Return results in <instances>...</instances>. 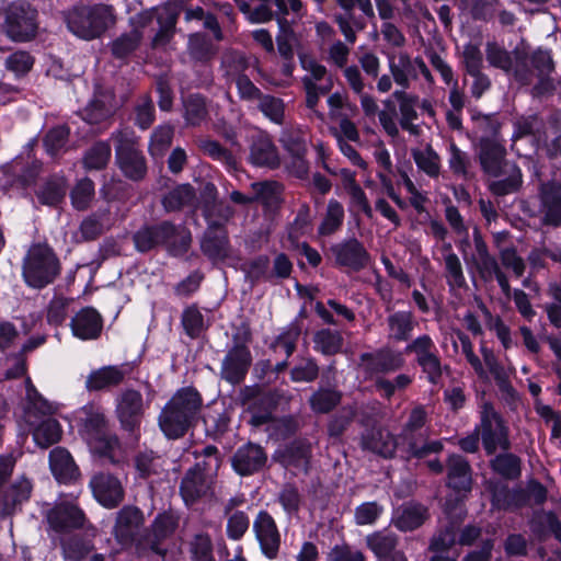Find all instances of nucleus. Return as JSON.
I'll use <instances>...</instances> for the list:
<instances>
[{
	"mask_svg": "<svg viewBox=\"0 0 561 561\" xmlns=\"http://www.w3.org/2000/svg\"><path fill=\"white\" fill-rule=\"evenodd\" d=\"M42 171L43 162L38 159L15 158L3 168V188L26 191L35 185Z\"/></svg>",
	"mask_w": 561,
	"mask_h": 561,
	"instance_id": "16",
	"label": "nucleus"
},
{
	"mask_svg": "<svg viewBox=\"0 0 561 561\" xmlns=\"http://www.w3.org/2000/svg\"><path fill=\"white\" fill-rule=\"evenodd\" d=\"M472 485L471 467L461 455L453 454L447 459V486L454 491L470 492Z\"/></svg>",
	"mask_w": 561,
	"mask_h": 561,
	"instance_id": "35",
	"label": "nucleus"
},
{
	"mask_svg": "<svg viewBox=\"0 0 561 561\" xmlns=\"http://www.w3.org/2000/svg\"><path fill=\"white\" fill-rule=\"evenodd\" d=\"M181 12H184V20L186 22L203 21L204 27L213 33L215 39L221 41L224 38L222 30L215 13L206 12L199 5L187 8L178 0V16Z\"/></svg>",
	"mask_w": 561,
	"mask_h": 561,
	"instance_id": "43",
	"label": "nucleus"
},
{
	"mask_svg": "<svg viewBox=\"0 0 561 561\" xmlns=\"http://www.w3.org/2000/svg\"><path fill=\"white\" fill-rule=\"evenodd\" d=\"M187 50L194 61L207 62L214 56L210 39L203 33H193L188 36Z\"/></svg>",
	"mask_w": 561,
	"mask_h": 561,
	"instance_id": "58",
	"label": "nucleus"
},
{
	"mask_svg": "<svg viewBox=\"0 0 561 561\" xmlns=\"http://www.w3.org/2000/svg\"><path fill=\"white\" fill-rule=\"evenodd\" d=\"M94 182L90 178L79 180L70 191L71 205L77 210H87L94 198Z\"/></svg>",
	"mask_w": 561,
	"mask_h": 561,
	"instance_id": "56",
	"label": "nucleus"
},
{
	"mask_svg": "<svg viewBox=\"0 0 561 561\" xmlns=\"http://www.w3.org/2000/svg\"><path fill=\"white\" fill-rule=\"evenodd\" d=\"M133 370L129 363L108 365L93 369L85 379V389L89 392L110 391L118 387Z\"/></svg>",
	"mask_w": 561,
	"mask_h": 561,
	"instance_id": "27",
	"label": "nucleus"
},
{
	"mask_svg": "<svg viewBox=\"0 0 561 561\" xmlns=\"http://www.w3.org/2000/svg\"><path fill=\"white\" fill-rule=\"evenodd\" d=\"M248 162L255 168L276 170L280 165L278 149L273 138L264 130L250 137Z\"/></svg>",
	"mask_w": 561,
	"mask_h": 561,
	"instance_id": "22",
	"label": "nucleus"
},
{
	"mask_svg": "<svg viewBox=\"0 0 561 561\" xmlns=\"http://www.w3.org/2000/svg\"><path fill=\"white\" fill-rule=\"evenodd\" d=\"M188 551L192 561H216L211 538L206 533L194 535Z\"/></svg>",
	"mask_w": 561,
	"mask_h": 561,
	"instance_id": "63",
	"label": "nucleus"
},
{
	"mask_svg": "<svg viewBox=\"0 0 561 561\" xmlns=\"http://www.w3.org/2000/svg\"><path fill=\"white\" fill-rule=\"evenodd\" d=\"M89 485L94 499L105 508H116L125 499L122 481L114 473L96 472L92 476Z\"/></svg>",
	"mask_w": 561,
	"mask_h": 561,
	"instance_id": "19",
	"label": "nucleus"
},
{
	"mask_svg": "<svg viewBox=\"0 0 561 561\" xmlns=\"http://www.w3.org/2000/svg\"><path fill=\"white\" fill-rule=\"evenodd\" d=\"M253 531L263 556L268 560H275L280 548V533L274 517L267 511L262 510L257 513L253 522Z\"/></svg>",
	"mask_w": 561,
	"mask_h": 561,
	"instance_id": "23",
	"label": "nucleus"
},
{
	"mask_svg": "<svg viewBox=\"0 0 561 561\" xmlns=\"http://www.w3.org/2000/svg\"><path fill=\"white\" fill-rule=\"evenodd\" d=\"M61 263L54 249L45 242L33 243L22 263L25 284L34 289H43L60 275Z\"/></svg>",
	"mask_w": 561,
	"mask_h": 561,
	"instance_id": "6",
	"label": "nucleus"
},
{
	"mask_svg": "<svg viewBox=\"0 0 561 561\" xmlns=\"http://www.w3.org/2000/svg\"><path fill=\"white\" fill-rule=\"evenodd\" d=\"M230 462L232 470L238 476L250 477L264 469L267 462V454L260 444L249 440L236 449Z\"/></svg>",
	"mask_w": 561,
	"mask_h": 561,
	"instance_id": "21",
	"label": "nucleus"
},
{
	"mask_svg": "<svg viewBox=\"0 0 561 561\" xmlns=\"http://www.w3.org/2000/svg\"><path fill=\"white\" fill-rule=\"evenodd\" d=\"M343 342L341 333L331 329H321L313 336L314 350L325 356L339 354L343 347Z\"/></svg>",
	"mask_w": 561,
	"mask_h": 561,
	"instance_id": "50",
	"label": "nucleus"
},
{
	"mask_svg": "<svg viewBox=\"0 0 561 561\" xmlns=\"http://www.w3.org/2000/svg\"><path fill=\"white\" fill-rule=\"evenodd\" d=\"M480 439L488 456L495 455L497 448L502 450L512 448L510 430L491 402L483 404L480 424L476 425L470 434L460 438L458 446L465 453L474 454L479 450Z\"/></svg>",
	"mask_w": 561,
	"mask_h": 561,
	"instance_id": "3",
	"label": "nucleus"
},
{
	"mask_svg": "<svg viewBox=\"0 0 561 561\" xmlns=\"http://www.w3.org/2000/svg\"><path fill=\"white\" fill-rule=\"evenodd\" d=\"M49 527L58 534H69L84 527L85 515L75 504L64 502L50 508L46 515Z\"/></svg>",
	"mask_w": 561,
	"mask_h": 561,
	"instance_id": "25",
	"label": "nucleus"
},
{
	"mask_svg": "<svg viewBox=\"0 0 561 561\" xmlns=\"http://www.w3.org/2000/svg\"><path fill=\"white\" fill-rule=\"evenodd\" d=\"M342 398V391L335 387L320 386L308 398V404L314 414H329L341 404Z\"/></svg>",
	"mask_w": 561,
	"mask_h": 561,
	"instance_id": "38",
	"label": "nucleus"
},
{
	"mask_svg": "<svg viewBox=\"0 0 561 561\" xmlns=\"http://www.w3.org/2000/svg\"><path fill=\"white\" fill-rule=\"evenodd\" d=\"M330 251L334 256L335 266L348 268L352 272H360L367 268L371 262V255L364 243L352 237L331 245Z\"/></svg>",
	"mask_w": 561,
	"mask_h": 561,
	"instance_id": "17",
	"label": "nucleus"
},
{
	"mask_svg": "<svg viewBox=\"0 0 561 561\" xmlns=\"http://www.w3.org/2000/svg\"><path fill=\"white\" fill-rule=\"evenodd\" d=\"M2 32L13 42L25 43L37 34V11L28 2L19 0L3 10Z\"/></svg>",
	"mask_w": 561,
	"mask_h": 561,
	"instance_id": "10",
	"label": "nucleus"
},
{
	"mask_svg": "<svg viewBox=\"0 0 561 561\" xmlns=\"http://www.w3.org/2000/svg\"><path fill=\"white\" fill-rule=\"evenodd\" d=\"M72 334L82 340H96L103 330V318L93 307L80 309L70 321Z\"/></svg>",
	"mask_w": 561,
	"mask_h": 561,
	"instance_id": "33",
	"label": "nucleus"
},
{
	"mask_svg": "<svg viewBox=\"0 0 561 561\" xmlns=\"http://www.w3.org/2000/svg\"><path fill=\"white\" fill-rule=\"evenodd\" d=\"M61 427L57 420H43L33 432L34 440L41 447L47 448L61 438Z\"/></svg>",
	"mask_w": 561,
	"mask_h": 561,
	"instance_id": "55",
	"label": "nucleus"
},
{
	"mask_svg": "<svg viewBox=\"0 0 561 561\" xmlns=\"http://www.w3.org/2000/svg\"><path fill=\"white\" fill-rule=\"evenodd\" d=\"M428 510L420 503H404L393 512L392 525L402 533L413 531L424 525Z\"/></svg>",
	"mask_w": 561,
	"mask_h": 561,
	"instance_id": "34",
	"label": "nucleus"
},
{
	"mask_svg": "<svg viewBox=\"0 0 561 561\" xmlns=\"http://www.w3.org/2000/svg\"><path fill=\"white\" fill-rule=\"evenodd\" d=\"M80 433L102 463L116 467L125 463V453L118 435L110 430V422L101 405L88 403L80 410Z\"/></svg>",
	"mask_w": 561,
	"mask_h": 561,
	"instance_id": "2",
	"label": "nucleus"
},
{
	"mask_svg": "<svg viewBox=\"0 0 561 561\" xmlns=\"http://www.w3.org/2000/svg\"><path fill=\"white\" fill-rule=\"evenodd\" d=\"M80 115L88 124L96 125L112 115V108L107 105L103 94H94Z\"/></svg>",
	"mask_w": 561,
	"mask_h": 561,
	"instance_id": "52",
	"label": "nucleus"
},
{
	"mask_svg": "<svg viewBox=\"0 0 561 561\" xmlns=\"http://www.w3.org/2000/svg\"><path fill=\"white\" fill-rule=\"evenodd\" d=\"M135 468L141 479H147L152 474H159L162 470V459L152 450L139 451L135 456Z\"/></svg>",
	"mask_w": 561,
	"mask_h": 561,
	"instance_id": "60",
	"label": "nucleus"
},
{
	"mask_svg": "<svg viewBox=\"0 0 561 561\" xmlns=\"http://www.w3.org/2000/svg\"><path fill=\"white\" fill-rule=\"evenodd\" d=\"M115 147V160L118 169L130 181H142L148 172L147 160L139 148L134 130L119 129L111 135Z\"/></svg>",
	"mask_w": 561,
	"mask_h": 561,
	"instance_id": "8",
	"label": "nucleus"
},
{
	"mask_svg": "<svg viewBox=\"0 0 561 561\" xmlns=\"http://www.w3.org/2000/svg\"><path fill=\"white\" fill-rule=\"evenodd\" d=\"M523 184V174L518 167H515L513 172L505 179L492 181L488 188L490 193L496 197H504L506 195L519 191Z\"/></svg>",
	"mask_w": 561,
	"mask_h": 561,
	"instance_id": "62",
	"label": "nucleus"
},
{
	"mask_svg": "<svg viewBox=\"0 0 561 561\" xmlns=\"http://www.w3.org/2000/svg\"><path fill=\"white\" fill-rule=\"evenodd\" d=\"M457 542V529L454 523H448L439 528L431 538L428 551L433 553L448 552Z\"/></svg>",
	"mask_w": 561,
	"mask_h": 561,
	"instance_id": "61",
	"label": "nucleus"
},
{
	"mask_svg": "<svg viewBox=\"0 0 561 561\" xmlns=\"http://www.w3.org/2000/svg\"><path fill=\"white\" fill-rule=\"evenodd\" d=\"M365 373L369 376L387 375L402 369L405 365L403 354L389 347L379 348L373 353L360 354Z\"/></svg>",
	"mask_w": 561,
	"mask_h": 561,
	"instance_id": "26",
	"label": "nucleus"
},
{
	"mask_svg": "<svg viewBox=\"0 0 561 561\" xmlns=\"http://www.w3.org/2000/svg\"><path fill=\"white\" fill-rule=\"evenodd\" d=\"M135 249L148 253L160 247H167L171 255L175 254V225L164 220L153 225H144L133 234Z\"/></svg>",
	"mask_w": 561,
	"mask_h": 561,
	"instance_id": "13",
	"label": "nucleus"
},
{
	"mask_svg": "<svg viewBox=\"0 0 561 561\" xmlns=\"http://www.w3.org/2000/svg\"><path fill=\"white\" fill-rule=\"evenodd\" d=\"M319 365L313 357L301 358L289 370L293 382H312L319 377Z\"/></svg>",
	"mask_w": 561,
	"mask_h": 561,
	"instance_id": "64",
	"label": "nucleus"
},
{
	"mask_svg": "<svg viewBox=\"0 0 561 561\" xmlns=\"http://www.w3.org/2000/svg\"><path fill=\"white\" fill-rule=\"evenodd\" d=\"M301 334L300 325L295 321L286 327L270 344V348L277 352L283 348L286 357L289 358L297 348V343Z\"/></svg>",
	"mask_w": 561,
	"mask_h": 561,
	"instance_id": "54",
	"label": "nucleus"
},
{
	"mask_svg": "<svg viewBox=\"0 0 561 561\" xmlns=\"http://www.w3.org/2000/svg\"><path fill=\"white\" fill-rule=\"evenodd\" d=\"M206 470V461L196 462L183 477L179 493L187 507L193 506L207 494Z\"/></svg>",
	"mask_w": 561,
	"mask_h": 561,
	"instance_id": "29",
	"label": "nucleus"
},
{
	"mask_svg": "<svg viewBox=\"0 0 561 561\" xmlns=\"http://www.w3.org/2000/svg\"><path fill=\"white\" fill-rule=\"evenodd\" d=\"M112 156V148L108 141H95L85 150L82 158V165L87 171H100L107 167Z\"/></svg>",
	"mask_w": 561,
	"mask_h": 561,
	"instance_id": "46",
	"label": "nucleus"
},
{
	"mask_svg": "<svg viewBox=\"0 0 561 561\" xmlns=\"http://www.w3.org/2000/svg\"><path fill=\"white\" fill-rule=\"evenodd\" d=\"M181 325L184 333L191 340L199 339L207 330L208 324L205 322L204 314L198 309L197 305L193 304L187 306L181 316Z\"/></svg>",
	"mask_w": 561,
	"mask_h": 561,
	"instance_id": "47",
	"label": "nucleus"
},
{
	"mask_svg": "<svg viewBox=\"0 0 561 561\" xmlns=\"http://www.w3.org/2000/svg\"><path fill=\"white\" fill-rule=\"evenodd\" d=\"M203 397L199 391L187 386L178 389V438L194 427L201 417Z\"/></svg>",
	"mask_w": 561,
	"mask_h": 561,
	"instance_id": "18",
	"label": "nucleus"
},
{
	"mask_svg": "<svg viewBox=\"0 0 561 561\" xmlns=\"http://www.w3.org/2000/svg\"><path fill=\"white\" fill-rule=\"evenodd\" d=\"M404 352L415 354L416 364L433 386L440 383L444 370H449L448 365L443 366L438 350L428 334L414 339L405 346Z\"/></svg>",
	"mask_w": 561,
	"mask_h": 561,
	"instance_id": "12",
	"label": "nucleus"
},
{
	"mask_svg": "<svg viewBox=\"0 0 561 561\" xmlns=\"http://www.w3.org/2000/svg\"><path fill=\"white\" fill-rule=\"evenodd\" d=\"M360 446L385 459H392L398 448L397 437L388 430L373 426L362 434Z\"/></svg>",
	"mask_w": 561,
	"mask_h": 561,
	"instance_id": "31",
	"label": "nucleus"
},
{
	"mask_svg": "<svg viewBox=\"0 0 561 561\" xmlns=\"http://www.w3.org/2000/svg\"><path fill=\"white\" fill-rule=\"evenodd\" d=\"M233 345L221 362V378L228 383L240 385L247 377L252 365V354L248 346L252 341V332L247 323H242L239 332L232 336Z\"/></svg>",
	"mask_w": 561,
	"mask_h": 561,
	"instance_id": "9",
	"label": "nucleus"
},
{
	"mask_svg": "<svg viewBox=\"0 0 561 561\" xmlns=\"http://www.w3.org/2000/svg\"><path fill=\"white\" fill-rule=\"evenodd\" d=\"M501 125L492 128V136H483L478 142V159L483 173L497 178L503 174L506 159L505 145L497 139Z\"/></svg>",
	"mask_w": 561,
	"mask_h": 561,
	"instance_id": "15",
	"label": "nucleus"
},
{
	"mask_svg": "<svg viewBox=\"0 0 561 561\" xmlns=\"http://www.w3.org/2000/svg\"><path fill=\"white\" fill-rule=\"evenodd\" d=\"M145 522L142 511L134 505H125L116 513L113 534L123 548L131 547Z\"/></svg>",
	"mask_w": 561,
	"mask_h": 561,
	"instance_id": "24",
	"label": "nucleus"
},
{
	"mask_svg": "<svg viewBox=\"0 0 561 561\" xmlns=\"http://www.w3.org/2000/svg\"><path fill=\"white\" fill-rule=\"evenodd\" d=\"M344 215L343 205L334 198L330 199L323 220L318 229L319 234L331 236L336 232L343 225Z\"/></svg>",
	"mask_w": 561,
	"mask_h": 561,
	"instance_id": "51",
	"label": "nucleus"
},
{
	"mask_svg": "<svg viewBox=\"0 0 561 561\" xmlns=\"http://www.w3.org/2000/svg\"><path fill=\"white\" fill-rule=\"evenodd\" d=\"M231 215L230 207H217L207 203L203 208L207 228L201 240V250L211 262H222L229 257L230 240L226 225Z\"/></svg>",
	"mask_w": 561,
	"mask_h": 561,
	"instance_id": "5",
	"label": "nucleus"
},
{
	"mask_svg": "<svg viewBox=\"0 0 561 561\" xmlns=\"http://www.w3.org/2000/svg\"><path fill=\"white\" fill-rule=\"evenodd\" d=\"M500 5V0H457V7L461 12L480 22H488L493 15L494 7Z\"/></svg>",
	"mask_w": 561,
	"mask_h": 561,
	"instance_id": "48",
	"label": "nucleus"
},
{
	"mask_svg": "<svg viewBox=\"0 0 561 561\" xmlns=\"http://www.w3.org/2000/svg\"><path fill=\"white\" fill-rule=\"evenodd\" d=\"M68 181L60 173H53L44 178L35 187L34 195L38 204L53 208L59 207L67 195Z\"/></svg>",
	"mask_w": 561,
	"mask_h": 561,
	"instance_id": "32",
	"label": "nucleus"
},
{
	"mask_svg": "<svg viewBox=\"0 0 561 561\" xmlns=\"http://www.w3.org/2000/svg\"><path fill=\"white\" fill-rule=\"evenodd\" d=\"M142 394L131 388L124 389L115 399V416L124 432L137 437L145 415Z\"/></svg>",
	"mask_w": 561,
	"mask_h": 561,
	"instance_id": "14",
	"label": "nucleus"
},
{
	"mask_svg": "<svg viewBox=\"0 0 561 561\" xmlns=\"http://www.w3.org/2000/svg\"><path fill=\"white\" fill-rule=\"evenodd\" d=\"M175 531V517L171 512L158 514L147 531L137 542L142 549H149L158 556L165 557V541Z\"/></svg>",
	"mask_w": 561,
	"mask_h": 561,
	"instance_id": "20",
	"label": "nucleus"
},
{
	"mask_svg": "<svg viewBox=\"0 0 561 561\" xmlns=\"http://www.w3.org/2000/svg\"><path fill=\"white\" fill-rule=\"evenodd\" d=\"M387 324L394 341L405 342L410 340L416 323L412 311L399 310L387 318Z\"/></svg>",
	"mask_w": 561,
	"mask_h": 561,
	"instance_id": "44",
	"label": "nucleus"
},
{
	"mask_svg": "<svg viewBox=\"0 0 561 561\" xmlns=\"http://www.w3.org/2000/svg\"><path fill=\"white\" fill-rule=\"evenodd\" d=\"M255 191L254 201L265 206L279 205L282 202L283 185L277 181H263L252 184Z\"/></svg>",
	"mask_w": 561,
	"mask_h": 561,
	"instance_id": "59",
	"label": "nucleus"
},
{
	"mask_svg": "<svg viewBox=\"0 0 561 561\" xmlns=\"http://www.w3.org/2000/svg\"><path fill=\"white\" fill-rule=\"evenodd\" d=\"M68 30L84 41L100 38L116 23L113 5L95 3L75 5L65 13Z\"/></svg>",
	"mask_w": 561,
	"mask_h": 561,
	"instance_id": "4",
	"label": "nucleus"
},
{
	"mask_svg": "<svg viewBox=\"0 0 561 561\" xmlns=\"http://www.w3.org/2000/svg\"><path fill=\"white\" fill-rule=\"evenodd\" d=\"M33 485L26 478H21L0 492V501L4 503L5 510L13 514L21 510V505L30 500Z\"/></svg>",
	"mask_w": 561,
	"mask_h": 561,
	"instance_id": "42",
	"label": "nucleus"
},
{
	"mask_svg": "<svg viewBox=\"0 0 561 561\" xmlns=\"http://www.w3.org/2000/svg\"><path fill=\"white\" fill-rule=\"evenodd\" d=\"M70 128L62 124L49 128L43 137L46 153L54 160L60 159L69 150Z\"/></svg>",
	"mask_w": 561,
	"mask_h": 561,
	"instance_id": "40",
	"label": "nucleus"
},
{
	"mask_svg": "<svg viewBox=\"0 0 561 561\" xmlns=\"http://www.w3.org/2000/svg\"><path fill=\"white\" fill-rule=\"evenodd\" d=\"M485 58L490 67L500 69L505 73H512L522 85L530 83L531 71L527 65V54L518 49L508 51L497 42H486Z\"/></svg>",
	"mask_w": 561,
	"mask_h": 561,
	"instance_id": "11",
	"label": "nucleus"
},
{
	"mask_svg": "<svg viewBox=\"0 0 561 561\" xmlns=\"http://www.w3.org/2000/svg\"><path fill=\"white\" fill-rule=\"evenodd\" d=\"M542 224L550 227L561 226V182L549 180L541 182L538 190Z\"/></svg>",
	"mask_w": 561,
	"mask_h": 561,
	"instance_id": "28",
	"label": "nucleus"
},
{
	"mask_svg": "<svg viewBox=\"0 0 561 561\" xmlns=\"http://www.w3.org/2000/svg\"><path fill=\"white\" fill-rule=\"evenodd\" d=\"M529 528L538 541H545L551 534L561 543V520L553 511L535 513L529 520Z\"/></svg>",
	"mask_w": 561,
	"mask_h": 561,
	"instance_id": "37",
	"label": "nucleus"
},
{
	"mask_svg": "<svg viewBox=\"0 0 561 561\" xmlns=\"http://www.w3.org/2000/svg\"><path fill=\"white\" fill-rule=\"evenodd\" d=\"M184 118L190 126H199L208 116L206 98L201 93L183 99Z\"/></svg>",
	"mask_w": 561,
	"mask_h": 561,
	"instance_id": "49",
	"label": "nucleus"
},
{
	"mask_svg": "<svg viewBox=\"0 0 561 561\" xmlns=\"http://www.w3.org/2000/svg\"><path fill=\"white\" fill-rule=\"evenodd\" d=\"M128 22L131 30L108 44L113 58L125 64L140 47L146 28L154 22L157 30L150 42L151 49H164L171 43L175 34V1L168 0L161 5L140 11L130 16Z\"/></svg>",
	"mask_w": 561,
	"mask_h": 561,
	"instance_id": "1",
	"label": "nucleus"
},
{
	"mask_svg": "<svg viewBox=\"0 0 561 561\" xmlns=\"http://www.w3.org/2000/svg\"><path fill=\"white\" fill-rule=\"evenodd\" d=\"M489 467L493 473L506 481L519 479L523 470L520 457L510 453V450H503V453L495 455L489 461Z\"/></svg>",
	"mask_w": 561,
	"mask_h": 561,
	"instance_id": "39",
	"label": "nucleus"
},
{
	"mask_svg": "<svg viewBox=\"0 0 561 561\" xmlns=\"http://www.w3.org/2000/svg\"><path fill=\"white\" fill-rule=\"evenodd\" d=\"M291 398L289 391L278 387L265 388L261 385L245 387L243 400L249 402V423L254 427L273 423L274 414L279 408L288 405Z\"/></svg>",
	"mask_w": 561,
	"mask_h": 561,
	"instance_id": "7",
	"label": "nucleus"
},
{
	"mask_svg": "<svg viewBox=\"0 0 561 561\" xmlns=\"http://www.w3.org/2000/svg\"><path fill=\"white\" fill-rule=\"evenodd\" d=\"M174 128L170 124L157 126L149 142V152L153 158H162L172 145Z\"/></svg>",
	"mask_w": 561,
	"mask_h": 561,
	"instance_id": "53",
	"label": "nucleus"
},
{
	"mask_svg": "<svg viewBox=\"0 0 561 561\" xmlns=\"http://www.w3.org/2000/svg\"><path fill=\"white\" fill-rule=\"evenodd\" d=\"M311 444L307 438L297 437L288 442L279 451V458L286 466L299 468L309 465L311 458Z\"/></svg>",
	"mask_w": 561,
	"mask_h": 561,
	"instance_id": "41",
	"label": "nucleus"
},
{
	"mask_svg": "<svg viewBox=\"0 0 561 561\" xmlns=\"http://www.w3.org/2000/svg\"><path fill=\"white\" fill-rule=\"evenodd\" d=\"M49 467L53 476L61 483L76 480L79 476V468L70 453L62 447H55L49 453Z\"/></svg>",
	"mask_w": 561,
	"mask_h": 561,
	"instance_id": "36",
	"label": "nucleus"
},
{
	"mask_svg": "<svg viewBox=\"0 0 561 561\" xmlns=\"http://www.w3.org/2000/svg\"><path fill=\"white\" fill-rule=\"evenodd\" d=\"M488 490L491 495V505L494 510L517 512L525 507L524 488H510L507 483L490 482Z\"/></svg>",
	"mask_w": 561,
	"mask_h": 561,
	"instance_id": "30",
	"label": "nucleus"
},
{
	"mask_svg": "<svg viewBox=\"0 0 561 561\" xmlns=\"http://www.w3.org/2000/svg\"><path fill=\"white\" fill-rule=\"evenodd\" d=\"M412 158L416 164V167L423 171L430 178H437L439 175L440 165H439V156L433 149L431 145H428L425 151L421 149H412Z\"/></svg>",
	"mask_w": 561,
	"mask_h": 561,
	"instance_id": "57",
	"label": "nucleus"
},
{
	"mask_svg": "<svg viewBox=\"0 0 561 561\" xmlns=\"http://www.w3.org/2000/svg\"><path fill=\"white\" fill-rule=\"evenodd\" d=\"M366 545L379 561L398 549L399 536L387 529L374 531L366 537Z\"/></svg>",
	"mask_w": 561,
	"mask_h": 561,
	"instance_id": "45",
	"label": "nucleus"
}]
</instances>
